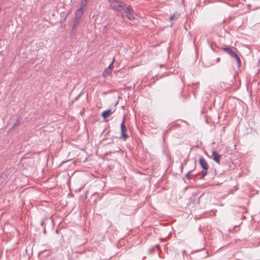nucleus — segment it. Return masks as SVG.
<instances>
[{
	"label": "nucleus",
	"instance_id": "f257e3e1",
	"mask_svg": "<svg viewBox=\"0 0 260 260\" xmlns=\"http://www.w3.org/2000/svg\"><path fill=\"white\" fill-rule=\"evenodd\" d=\"M110 7L116 12H120L122 10L124 11L126 18L132 20L136 18V14L131 5H127L123 2L116 0L110 1Z\"/></svg>",
	"mask_w": 260,
	"mask_h": 260
},
{
	"label": "nucleus",
	"instance_id": "f03ea898",
	"mask_svg": "<svg viewBox=\"0 0 260 260\" xmlns=\"http://www.w3.org/2000/svg\"><path fill=\"white\" fill-rule=\"evenodd\" d=\"M199 164L202 168L203 169L201 171V173L199 174V175H200L199 179H203L207 174V171L209 169V165L203 156H200L199 158Z\"/></svg>",
	"mask_w": 260,
	"mask_h": 260
},
{
	"label": "nucleus",
	"instance_id": "7ed1b4c3",
	"mask_svg": "<svg viewBox=\"0 0 260 260\" xmlns=\"http://www.w3.org/2000/svg\"><path fill=\"white\" fill-rule=\"evenodd\" d=\"M222 49L226 53L229 54L231 57L234 58L238 65V67H240L241 66V62L240 58L238 55V54L234 50H233L231 48L228 46L222 48Z\"/></svg>",
	"mask_w": 260,
	"mask_h": 260
},
{
	"label": "nucleus",
	"instance_id": "20e7f679",
	"mask_svg": "<svg viewBox=\"0 0 260 260\" xmlns=\"http://www.w3.org/2000/svg\"><path fill=\"white\" fill-rule=\"evenodd\" d=\"M125 118L123 119V120L120 124V138L123 141H126L129 137L128 135L126 134L127 129L125 125Z\"/></svg>",
	"mask_w": 260,
	"mask_h": 260
},
{
	"label": "nucleus",
	"instance_id": "39448f33",
	"mask_svg": "<svg viewBox=\"0 0 260 260\" xmlns=\"http://www.w3.org/2000/svg\"><path fill=\"white\" fill-rule=\"evenodd\" d=\"M213 159L218 164H220V159L222 157V155L219 154L215 151H213L212 152Z\"/></svg>",
	"mask_w": 260,
	"mask_h": 260
},
{
	"label": "nucleus",
	"instance_id": "423d86ee",
	"mask_svg": "<svg viewBox=\"0 0 260 260\" xmlns=\"http://www.w3.org/2000/svg\"><path fill=\"white\" fill-rule=\"evenodd\" d=\"M114 111H114H112L111 109H108L103 112L102 113V116L104 119H106L108 118L111 114H112Z\"/></svg>",
	"mask_w": 260,
	"mask_h": 260
},
{
	"label": "nucleus",
	"instance_id": "0eeeda50",
	"mask_svg": "<svg viewBox=\"0 0 260 260\" xmlns=\"http://www.w3.org/2000/svg\"><path fill=\"white\" fill-rule=\"evenodd\" d=\"M83 13L84 12L82 10V8H79L76 10L74 18L80 19L82 16Z\"/></svg>",
	"mask_w": 260,
	"mask_h": 260
},
{
	"label": "nucleus",
	"instance_id": "6e6552de",
	"mask_svg": "<svg viewBox=\"0 0 260 260\" xmlns=\"http://www.w3.org/2000/svg\"><path fill=\"white\" fill-rule=\"evenodd\" d=\"M22 118L20 116L19 117L16 121L14 122L12 126L10 128V130H12L14 129L15 127L18 126L21 124V122L22 121Z\"/></svg>",
	"mask_w": 260,
	"mask_h": 260
},
{
	"label": "nucleus",
	"instance_id": "1a4fd4ad",
	"mask_svg": "<svg viewBox=\"0 0 260 260\" xmlns=\"http://www.w3.org/2000/svg\"><path fill=\"white\" fill-rule=\"evenodd\" d=\"M196 169V164H194L193 166V168L191 170H189L188 173L185 175V177L186 178V179L188 180H190V174L195 170Z\"/></svg>",
	"mask_w": 260,
	"mask_h": 260
},
{
	"label": "nucleus",
	"instance_id": "9d476101",
	"mask_svg": "<svg viewBox=\"0 0 260 260\" xmlns=\"http://www.w3.org/2000/svg\"><path fill=\"white\" fill-rule=\"evenodd\" d=\"M78 30V27L72 26L70 34L72 37H74L76 36Z\"/></svg>",
	"mask_w": 260,
	"mask_h": 260
},
{
	"label": "nucleus",
	"instance_id": "9b49d317",
	"mask_svg": "<svg viewBox=\"0 0 260 260\" xmlns=\"http://www.w3.org/2000/svg\"><path fill=\"white\" fill-rule=\"evenodd\" d=\"M112 73L111 71H110L109 69H106L102 73L103 77H106L107 75H110Z\"/></svg>",
	"mask_w": 260,
	"mask_h": 260
},
{
	"label": "nucleus",
	"instance_id": "f8f14e48",
	"mask_svg": "<svg viewBox=\"0 0 260 260\" xmlns=\"http://www.w3.org/2000/svg\"><path fill=\"white\" fill-rule=\"evenodd\" d=\"M80 19H76V18H74V20H73V26H75V27H78V26L80 24Z\"/></svg>",
	"mask_w": 260,
	"mask_h": 260
},
{
	"label": "nucleus",
	"instance_id": "ddd939ff",
	"mask_svg": "<svg viewBox=\"0 0 260 260\" xmlns=\"http://www.w3.org/2000/svg\"><path fill=\"white\" fill-rule=\"evenodd\" d=\"M179 16V15L178 14H173L172 15H171L170 17V21H173L174 20H175L177 19V18Z\"/></svg>",
	"mask_w": 260,
	"mask_h": 260
},
{
	"label": "nucleus",
	"instance_id": "4468645a",
	"mask_svg": "<svg viewBox=\"0 0 260 260\" xmlns=\"http://www.w3.org/2000/svg\"><path fill=\"white\" fill-rule=\"evenodd\" d=\"M220 58L219 57H217V58L216 59L215 61H214V62H213L211 63L210 64V65H211V66L214 65V64H215L216 63L219 62L220 61Z\"/></svg>",
	"mask_w": 260,
	"mask_h": 260
},
{
	"label": "nucleus",
	"instance_id": "2eb2a0df",
	"mask_svg": "<svg viewBox=\"0 0 260 260\" xmlns=\"http://www.w3.org/2000/svg\"><path fill=\"white\" fill-rule=\"evenodd\" d=\"M113 61H112L108 66V68H107V69H110V71H111V72L112 71V68H113Z\"/></svg>",
	"mask_w": 260,
	"mask_h": 260
},
{
	"label": "nucleus",
	"instance_id": "dca6fc26",
	"mask_svg": "<svg viewBox=\"0 0 260 260\" xmlns=\"http://www.w3.org/2000/svg\"><path fill=\"white\" fill-rule=\"evenodd\" d=\"M86 6V3L83 4V3H81V6L80 7V8H82V10L83 11V9H84V8Z\"/></svg>",
	"mask_w": 260,
	"mask_h": 260
},
{
	"label": "nucleus",
	"instance_id": "f3484780",
	"mask_svg": "<svg viewBox=\"0 0 260 260\" xmlns=\"http://www.w3.org/2000/svg\"><path fill=\"white\" fill-rule=\"evenodd\" d=\"M153 250H154V248H152L151 249L149 250V253H152L153 252Z\"/></svg>",
	"mask_w": 260,
	"mask_h": 260
},
{
	"label": "nucleus",
	"instance_id": "a211bd4d",
	"mask_svg": "<svg viewBox=\"0 0 260 260\" xmlns=\"http://www.w3.org/2000/svg\"><path fill=\"white\" fill-rule=\"evenodd\" d=\"M183 166H182V165H181V172H182V170H183Z\"/></svg>",
	"mask_w": 260,
	"mask_h": 260
},
{
	"label": "nucleus",
	"instance_id": "6ab92c4d",
	"mask_svg": "<svg viewBox=\"0 0 260 260\" xmlns=\"http://www.w3.org/2000/svg\"><path fill=\"white\" fill-rule=\"evenodd\" d=\"M155 247H156V248H159V245H158V244H157V245L155 246Z\"/></svg>",
	"mask_w": 260,
	"mask_h": 260
},
{
	"label": "nucleus",
	"instance_id": "aec40b11",
	"mask_svg": "<svg viewBox=\"0 0 260 260\" xmlns=\"http://www.w3.org/2000/svg\"><path fill=\"white\" fill-rule=\"evenodd\" d=\"M88 0H84V1L85 2V3H87L88 2Z\"/></svg>",
	"mask_w": 260,
	"mask_h": 260
}]
</instances>
